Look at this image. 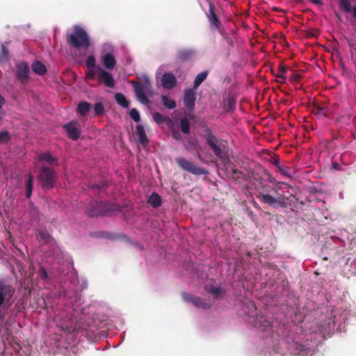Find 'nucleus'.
<instances>
[{
    "label": "nucleus",
    "instance_id": "obj_34",
    "mask_svg": "<svg viewBox=\"0 0 356 356\" xmlns=\"http://www.w3.org/2000/svg\"><path fill=\"white\" fill-rule=\"evenodd\" d=\"M162 103L168 109H173L176 107V102L172 99H169L167 96L163 95L161 97Z\"/></svg>",
    "mask_w": 356,
    "mask_h": 356
},
{
    "label": "nucleus",
    "instance_id": "obj_32",
    "mask_svg": "<svg viewBox=\"0 0 356 356\" xmlns=\"http://www.w3.org/2000/svg\"><path fill=\"white\" fill-rule=\"evenodd\" d=\"M191 124L188 120L186 118L181 119L180 120V129L182 133L188 134L190 133Z\"/></svg>",
    "mask_w": 356,
    "mask_h": 356
},
{
    "label": "nucleus",
    "instance_id": "obj_40",
    "mask_svg": "<svg viewBox=\"0 0 356 356\" xmlns=\"http://www.w3.org/2000/svg\"><path fill=\"white\" fill-rule=\"evenodd\" d=\"M88 70L86 73V78L87 79L92 80L97 76V71L96 68H87Z\"/></svg>",
    "mask_w": 356,
    "mask_h": 356
},
{
    "label": "nucleus",
    "instance_id": "obj_58",
    "mask_svg": "<svg viewBox=\"0 0 356 356\" xmlns=\"http://www.w3.org/2000/svg\"><path fill=\"white\" fill-rule=\"evenodd\" d=\"M270 189H271V191H275V189L273 188H270Z\"/></svg>",
    "mask_w": 356,
    "mask_h": 356
},
{
    "label": "nucleus",
    "instance_id": "obj_15",
    "mask_svg": "<svg viewBox=\"0 0 356 356\" xmlns=\"http://www.w3.org/2000/svg\"><path fill=\"white\" fill-rule=\"evenodd\" d=\"M229 165L227 168L229 172L230 178L236 183L242 184L244 181L247 180L246 176L240 170H238L236 165L231 163H228Z\"/></svg>",
    "mask_w": 356,
    "mask_h": 356
},
{
    "label": "nucleus",
    "instance_id": "obj_14",
    "mask_svg": "<svg viewBox=\"0 0 356 356\" xmlns=\"http://www.w3.org/2000/svg\"><path fill=\"white\" fill-rule=\"evenodd\" d=\"M67 136L73 140L79 139L81 135V125L77 121L70 122L63 126Z\"/></svg>",
    "mask_w": 356,
    "mask_h": 356
},
{
    "label": "nucleus",
    "instance_id": "obj_21",
    "mask_svg": "<svg viewBox=\"0 0 356 356\" xmlns=\"http://www.w3.org/2000/svg\"><path fill=\"white\" fill-rule=\"evenodd\" d=\"M136 134L138 138V141L141 143L143 146L145 147L148 144L149 140L147 139L145 129L143 125L138 124L136 126Z\"/></svg>",
    "mask_w": 356,
    "mask_h": 356
},
{
    "label": "nucleus",
    "instance_id": "obj_6",
    "mask_svg": "<svg viewBox=\"0 0 356 356\" xmlns=\"http://www.w3.org/2000/svg\"><path fill=\"white\" fill-rule=\"evenodd\" d=\"M67 42L72 48L76 49H88L90 45L88 34L79 26L74 27L73 33L67 35Z\"/></svg>",
    "mask_w": 356,
    "mask_h": 356
},
{
    "label": "nucleus",
    "instance_id": "obj_46",
    "mask_svg": "<svg viewBox=\"0 0 356 356\" xmlns=\"http://www.w3.org/2000/svg\"><path fill=\"white\" fill-rule=\"evenodd\" d=\"M196 144H197V140H188V144L185 145V148L187 151H190L191 150L190 146H192L194 148H195Z\"/></svg>",
    "mask_w": 356,
    "mask_h": 356
},
{
    "label": "nucleus",
    "instance_id": "obj_16",
    "mask_svg": "<svg viewBox=\"0 0 356 356\" xmlns=\"http://www.w3.org/2000/svg\"><path fill=\"white\" fill-rule=\"evenodd\" d=\"M196 101L195 92L193 89L185 90L184 94V104L188 111H193Z\"/></svg>",
    "mask_w": 356,
    "mask_h": 356
},
{
    "label": "nucleus",
    "instance_id": "obj_56",
    "mask_svg": "<svg viewBox=\"0 0 356 356\" xmlns=\"http://www.w3.org/2000/svg\"><path fill=\"white\" fill-rule=\"evenodd\" d=\"M273 10H276V11H281L282 10L278 9L277 8H273Z\"/></svg>",
    "mask_w": 356,
    "mask_h": 356
},
{
    "label": "nucleus",
    "instance_id": "obj_31",
    "mask_svg": "<svg viewBox=\"0 0 356 356\" xmlns=\"http://www.w3.org/2000/svg\"><path fill=\"white\" fill-rule=\"evenodd\" d=\"M152 117H153L154 120L159 124H162L165 122L170 121V119L168 117L163 115V114H161L159 112H155V113H152Z\"/></svg>",
    "mask_w": 356,
    "mask_h": 356
},
{
    "label": "nucleus",
    "instance_id": "obj_42",
    "mask_svg": "<svg viewBox=\"0 0 356 356\" xmlns=\"http://www.w3.org/2000/svg\"><path fill=\"white\" fill-rule=\"evenodd\" d=\"M10 138V136L8 131H3L0 132V144L8 142Z\"/></svg>",
    "mask_w": 356,
    "mask_h": 356
},
{
    "label": "nucleus",
    "instance_id": "obj_28",
    "mask_svg": "<svg viewBox=\"0 0 356 356\" xmlns=\"http://www.w3.org/2000/svg\"><path fill=\"white\" fill-rule=\"evenodd\" d=\"M208 74V71H203L196 76L193 84L194 89L197 88L201 85V83L207 79Z\"/></svg>",
    "mask_w": 356,
    "mask_h": 356
},
{
    "label": "nucleus",
    "instance_id": "obj_50",
    "mask_svg": "<svg viewBox=\"0 0 356 356\" xmlns=\"http://www.w3.org/2000/svg\"><path fill=\"white\" fill-rule=\"evenodd\" d=\"M271 163L277 168V169L281 166L279 159L276 158H273Z\"/></svg>",
    "mask_w": 356,
    "mask_h": 356
},
{
    "label": "nucleus",
    "instance_id": "obj_1",
    "mask_svg": "<svg viewBox=\"0 0 356 356\" xmlns=\"http://www.w3.org/2000/svg\"><path fill=\"white\" fill-rule=\"evenodd\" d=\"M256 181L258 183V187L255 186L257 190V197L261 203L266 204L273 209L286 208L287 197L281 193H278L277 196H273L268 193L270 191L269 190L270 187L264 186L261 179H257Z\"/></svg>",
    "mask_w": 356,
    "mask_h": 356
},
{
    "label": "nucleus",
    "instance_id": "obj_53",
    "mask_svg": "<svg viewBox=\"0 0 356 356\" xmlns=\"http://www.w3.org/2000/svg\"><path fill=\"white\" fill-rule=\"evenodd\" d=\"M353 14H354V17L356 18V6H355L353 8Z\"/></svg>",
    "mask_w": 356,
    "mask_h": 356
},
{
    "label": "nucleus",
    "instance_id": "obj_3",
    "mask_svg": "<svg viewBox=\"0 0 356 356\" xmlns=\"http://www.w3.org/2000/svg\"><path fill=\"white\" fill-rule=\"evenodd\" d=\"M204 138L206 144L220 161L225 163H231L229 159V145L227 140L217 138L209 128L205 130Z\"/></svg>",
    "mask_w": 356,
    "mask_h": 356
},
{
    "label": "nucleus",
    "instance_id": "obj_41",
    "mask_svg": "<svg viewBox=\"0 0 356 356\" xmlns=\"http://www.w3.org/2000/svg\"><path fill=\"white\" fill-rule=\"evenodd\" d=\"M130 117L134 120L136 122H138L140 120V116L138 111L134 108L130 111Z\"/></svg>",
    "mask_w": 356,
    "mask_h": 356
},
{
    "label": "nucleus",
    "instance_id": "obj_38",
    "mask_svg": "<svg viewBox=\"0 0 356 356\" xmlns=\"http://www.w3.org/2000/svg\"><path fill=\"white\" fill-rule=\"evenodd\" d=\"M339 6L346 12L351 11V4L349 0H339Z\"/></svg>",
    "mask_w": 356,
    "mask_h": 356
},
{
    "label": "nucleus",
    "instance_id": "obj_20",
    "mask_svg": "<svg viewBox=\"0 0 356 356\" xmlns=\"http://www.w3.org/2000/svg\"><path fill=\"white\" fill-rule=\"evenodd\" d=\"M236 102V97L234 94H229L227 98L224 100V108L227 112H232L235 110Z\"/></svg>",
    "mask_w": 356,
    "mask_h": 356
},
{
    "label": "nucleus",
    "instance_id": "obj_36",
    "mask_svg": "<svg viewBox=\"0 0 356 356\" xmlns=\"http://www.w3.org/2000/svg\"><path fill=\"white\" fill-rule=\"evenodd\" d=\"M37 236L40 240H42L44 243H48L51 238L50 234L45 229L39 230Z\"/></svg>",
    "mask_w": 356,
    "mask_h": 356
},
{
    "label": "nucleus",
    "instance_id": "obj_26",
    "mask_svg": "<svg viewBox=\"0 0 356 356\" xmlns=\"http://www.w3.org/2000/svg\"><path fill=\"white\" fill-rule=\"evenodd\" d=\"M148 203L154 208H158L161 205V197L158 193H153L148 199Z\"/></svg>",
    "mask_w": 356,
    "mask_h": 356
},
{
    "label": "nucleus",
    "instance_id": "obj_23",
    "mask_svg": "<svg viewBox=\"0 0 356 356\" xmlns=\"http://www.w3.org/2000/svg\"><path fill=\"white\" fill-rule=\"evenodd\" d=\"M193 51L191 49H180L177 51V60L181 62L188 61L193 56Z\"/></svg>",
    "mask_w": 356,
    "mask_h": 356
},
{
    "label": "nucleus",
    "instance_id": "obj_24",
    "mask_svg": "<svg viewBox=\"0 0 356 356\" xmlns=\"http://www.w3.org/2000/svg\"><path fill=\"white\" fill-rule=\"evenodd\" d=\"M208 17L211 26L218 29L220 22L214 11V6L211 3L209 4V15Z\"/></svg>",
    "mask_w": 356,
    "mask_h": 356
},
{
    "label": "nucleus",
    "instance_id": "obj_37",
    "mask_svg": "<svg viewBox=\"0 0 356 356\" xmlns=\"http://www.w3.org/2000/svg\"><path fill=\"white\" fill-rule=\"evenodd\" d=\"M9 52L5 44L1 45V49L0 52V63L6 61L8 58Z\"/></svg>",
    "mask_w": 356,
    "mask_h": 356
},
{
    "label": "nucleus",
    "instance_id": "obj_9",
    "mask_svg": "<svg viewBox=\"0 0 356 356\" xmlns=\"http://www.w3.org/2000/svg\"><path fill=\"white\" fill-rule=\"evenodd\" d=\"M176 163L183 170L195 175H207L209 174L207 170L196 165L193 162L187 160L184 157L175 159Z\"/></svg>",
    "mask_w": 356,
    "mask_h": 356
},
{
    "label": "nucleus",
    "instance_id": "obj_12",
    "mask_svg": "<svg viewBox=\"0 0 356 356\" xmlns=\"http://www.w3.org/2000/svg\"><path fill=\"white\" fill-rule=\"evenodd\" d=\"M96 70L97 71V78L99 81L104 83L108 88H114L115 82L111 74L102 69L99 66H97Z\"/></svg>",
    "mask_w": 356,
    "mask_h": 356
},
{
    "label": "nucleus",
    "instance_id": "obj_45",
    "mask_svg": "<svg viewBox=\"0 0 356 356\" xmlns=\"http://www.w3.org/2000/svg\"><path fill=\"white\" fill-rule=\"evenodd\" d=\"M290 79L291 81H296V82H298L300 81L301 79V76L300 74L297 73V72H293L291 77H290Z\"/></svg>",
    "mask_w": 356,
    "mask_h": 356
},
{
    "label": "nucleus",
    "instance_id": "obj_49",
    "mask_svg": "<svg viewBox=\"0 0 356 356\" xmlns=\"http://www.w3.org/2000/svg\"><path fill=\"white\" fill-rule=\"evenodd\" d=\"M172 137L179 140H181V134H179V131H175V130H172Z\"/></svg>",
    "mask_w": 356,
    "mask_h": 356
},
{
    "label": "nucleus",
    "instance_id": "obj_35",
    "mask_svg": "<svg viewBox=\"0 0 356 356\" xmlns=\"http://www.w3.org/2000/svg\"><path fill=\"white\" fill-rule=\"evenodd\" d=\"M94 115L95 116L102 115L105 113V108L103 103L97 102L94 105Z\"/></svg>",
    "mask_w": 356,
    "mask_h": 356
},
{
    "label": "nucleus",
    "instance_id": "obj_44",
    "mask_svg": "<svg viewBox=\"0 0 356 356\" xmlns=\"http://www.w3.org/2000/svg\"><path fill=\"white\" fill-rule=\"evenodd\" d=\"M40 277L42 280H46L48 278V273L44 268L42 267L39 270Z\"/></svg>",
    "mask_w": 356,
    "mask_h": 356
},
{
    "label": "nucleus",
    "instance_id": "obj_2",
    "mask_svg": "<svg viewBox=\"0 0 356 356\" xmlns=\"http://www.w3.org/2000/svg\"><path fill=\"white\" fill-rule=\"evenodd\" d=\"M204 138L206 144L220 161L225 163H231L229 159V145L227 140L217 138L209 128L205 130Z\"/></svg>",
    "mask_w": 356,
    "mask_h": 356
},
{
    "label": "nucleus",
    "instance_id": "obj_19",
    "mask_svg": "<svg viewBox=\"0 0 356 356\" xmlns=\"http://www.w3.org/2000/svg\"><path fill=\"white\" fill-rule=\"evenodd\" d=\"M102 62L106 69L112 70L116 65L115 57L110 53H106L102 56Z\"/></svg>",
    "mask_w": 356,
    "mask_h": 356
},
{
    "label": "nucleus",
    "instance_id": "obj_5",
    "mask_svg": "<svg viewBox=\"0 0 356 356\" xmlns=\"http://www.w3.org/2000/svg\"><path fill=\"white\" fill-rule=\"evenodd\" d=\"M86 211L90 217L111 216L115 212L120 211V206L106 202L94 201L88 204Z\"/></svg>",
    "mask_w": 356,
    "mask_h": 356
},
{
    "label": "nucleus",
    "instance_id": "obj_13",
    "mask_svg": "<svg viewBox=\"0 0 356 356\" xmlns=\"http://www.w3.org/2000/svg\"><path fill=\"white\" fill-rule=\"evenodd\" d=\"M183 298L185 301L192 303L194 306L200 309H209L211 304L209 302L205 301L200 297L193 296L187 293L182 294Z\"/></svg>",
    "mask_w": 356,
    "mask_h": 356
},
{
    "label": "nucleus",
    "instance_id": "obj_54",
    "mask_svg": "<svg viewBox=\"0 0 356 356\" xmlns=\"http://www.w3.org/2000/svg\"><path fill=\"white\" fill-rule=\"evenodd\" d=\"M197 158H198L200 160H201V161L202 160V155H201L200 153H197Z\"/></svg>",
    "mask_w": 356,
    "mask_h": 356
},
{
    "label": "nucleus",
    "instance_id": "obj_33",
    "mask_svg": "<svg viewBox=\"0 0 356 356\" xmlns=\"http://www.w3.org/2000/svg\"><path fill=\"white\" fill-rule=\"evenodd\" d=\"M315 114L318 117H328L330 112L326 107L317 105L315 106Z\"/></svg>",
    "mask_w": 356,
    "mask_h": 356
},
{
    "label": "nucleus",
    "instance_id": "obj_25",
    "mask_svg": "<svg viewBox=\"0 0 356 356\" xmlns=\"http://www.w3.org/2000/svg\"><path fill=\"white\" fill-rule=\"evenodd\" d=\"M32 70L38 75H43L47 72L45 65L40 61H35L33 63Z\"/></svg>",
    "mask_w": 356,
    "mask_h": 356
},
{
    "label": "nucleus",
    "instance_id": "obj_43",
    "mask_svg": "<svg viewBox=\"0 0 356 356\" xmlns=\"http://www.w3.org/2000/svg\"><path fill=\"white\" fill-rule=\"evenodd\" d=\"M278 170L282 175H285L288 177H291V173L289 168L281 165L278 168Z\"/></svg>",
    "mask_w": 356,
    "mask_h": 356
},
{
    "label": "nucleus",
    "instance_id": "obj_57",
    "mask_svg": "<svg viewBox=\"0 0 356 356\" xmlns=\"http://www.w3.org/2000/svg\"><path fill=\"white\" fill-rule=\"evenodd\" d=\"M277 82H279V83H282V79L277 80Z\"/></svg>",
    "mask_w": 356,
    "mask_h": 356
},
{
    "label": "nucleus",
    "instance_id": "obj_22",
    "mask_svg": "<svg viewBox=\"0 0 356 356\" xmlns=\"http://www.w3.org/2000/svg\"><path fill=\"white\" fill-rule=\"evenodd\" d=\"M91 108L92 105L90 103L87 102H81L77 105L76 112L79 115L85 117L88 114Z\"/></svg>",
    "mask_w": 356,
    "mask_h": 356
},
{
    "label": "nucleus",
    "instance_id": "obj_4",
    "mask_svg": "<svg viewBox=\"0 0 356 356\" xmlns=\"http://www.w3.org/2000/svg\"><path fill=\"white\" fill-rule=\"evenodd\" d=\"M244 312L248 316V321L254 327L263 331L271 327V319L262 312L257 313V307L253 301H248Z\"/></svg>",
    "mask_w": 356,
    "mask_h": 356
},
{
    "label": "nucleus",
    "instance_id": "obj_48",
    "mask_svg": "<svg viewBox=\"0 0 356 356\" xmlns=\"http://www.w3.org/2000/svg\"><path fill=\"white\" fill-rule=\"evenodd\" d=\"M108 186L106 182L99 183V184H94L92 186V188H98L99 190L104 189Z\"/></svg>",
    "mask_w": 356,
    "mask_h": 356
},
{
    "label": "nucleus",
    "instance_id": "obj_7",
    "mask_svg": "<svg viewBox=\"0 0 356 356\" xmlns=\"http://www.w3.org/2000/svg\"><path fill=\"white\" fill-rule=\"evenodd\" d=\"M56 177V172L54 168L42 164L38 175V179L40 186L44 189H51L54 186Z\"/></svg>",
    "mask_w": 356,
    "mask_h": 356
},
{
    "label": "nucleus",
    "instance_id": "obj_10",
    "mask_svg": "<svg viewBox=\"0 0 356 356\" xmlns=\"http://www.w3.org/2000/svg\"><path fill=\"white\" fill-rule=\"evenodd\" d=\"M15 293L14 286L6 280H0V307L5 302H9Z\"/></svg>",
    "mask_w": 356,
    "mask_h": 356
},
{
    "label": "nucleus",
    "instance_id": "obj_55",
    "mask_svg": "<svg viewBox=\"0 0 356 356\" xmlns=\"http://www.w3.org/2000/svg\"><path fill=\"white\" fill-rule=\"evenodd\" d=\"M226 39H227V41L229 43H232V40H230V41H229V37H227H227H226Z\"/></svg>",
    "mask_w": 356,
    "mask_h": 356
},
{
    "label": "nucleus",
    "instance_id": "obj_11",
    "mask_svg": "<svg viewBox=\"0 0 356 356\" xmlns=\"http://www.w3.org/2000/svg\"><path fill=\"white\" fill-rule=\"evenodd\" d=\"M17 78L23 84L29 81V67L25 62L16 64Z\"/></svg>",
    "mask_w": 356,
    "mask_h": 356
},
{
    "label": "nucleus",
    "instance_id": "obj_51",
    "mask_svg": "<svg viewBox=\"0 0 356 356\" xmlns=\"http://www.w3.org/2000/svg\"><path fill=\"white\" fill-rule=\"evenodd\" d=\"M309 1L314 4L322 5V2L321 1V0H309Z\"/></svg>",
    "mask_w": 356,
    "mask_h": 356
},
{
    "label": "nucleus",
    "instance_id": "obj_39",
    "mask_svg": "<svg viewBox=\"0 0 356 356\" xmlns=\"http://www.w3.org/2000/svg\"><path fill=\"white\" fill-rule=\"evenodd\" d=\"M86 65L87 68H96V60L93 55H90L88 56L86 60Z\"/></svg>",
    "mask_w": 356,
    "mask_h": 356
},
{
    "label": "nucleus",
    "instance_id": "obj_17",
    "mask_svg": "<svg viewBox=\"0 0 356 356\" xmlns=\"http://www.w3.org/2000/svg\"><path fill=\"white\" fill-rule=\"evenodd\" d=\"M177 84L175 76L170 72H165L161 78V86L165 89H171Z\"/></svg>",
    "mask_w": 356,
    "mask_h": 356
},
{
    "label": "nucleus",
    "instance_id": "obj_8",
    "mask_svg": "<svg viewBox=\"0 0 356 356\" xmlns=\"http://www.w3.org/2000/svg\"><path fill=\"white\" fill-rule=\"evenodd\" d=\"M134 92L137 99L144 105H148L150 103L149 99L145 95V91H148L152 88L150 81L148 78L144 79L143 83L138 81L132 82Z\"/></svg>",
    "mask_w": 356,
    "mask_h": 356
},
{
    "label": "nucleus",
    "instance_id": "obj_52",
    "mask_svg": "<svg viewBox=\"0 0 356 356\" xmlns=\"http://www.w3.org/2000/svg\"><path fill=\"white\" fill-rule=\"evenodd\" d=\"M332 166H333V168H335V169H338V168H339V163H332Z\"/></svg>",
    "mask_w": 356,
    "mask_h": 356
},
{
    "label": "nucleus",
    "instance_id": "obj_27",
    "mask_svg": "<svg viewBox=\"0 0 356 356\" xmlns=\"http://www.w3.org/2000/svg\"><path fill=\"white\" fill-rule=\"evenodd\" d=\"M115 99L118 104H119L123 108H128L129 106V102L126 99L125 96L121 92H118L115 95Z\"/></svg>",
    "mask_w": 356,
    "mask_h": 356
},
{
    "label": "nucleus",
    "instance_id": "obj_59",
    "mask_svg": "<svg viewBox=\"0 0 356 356\" xmlns=\"http://www.w3.org/2000/svg\"><path fill=\"white\" fill-rule=\"evenodd\" d=\"M355 261H356V259H355Z\"/></svg>",
    "mask_w": 356,
    "mask_h": 356
},
{
    "label": "nucleus",
    "instance_id": "obj_47",
    "mask_svg": "<svg viewBox=\"0 0 356 356\" xmlns=\"http://www.w3.org/2000/svg\"><path fill=\"white\" fill-rule=\"evenodd\" d=\"M209 291L213 294L214 296H216V297H218L220 294V288H215V287H211Z\"/></svg>",
    "mask_w": 356,
    "mask_h": 356
},
{
    "label": "nucleus",
    "instance_id": "obj_18",
    "mask_svg": "<svg viewBox=\"0 0 356 356\" xmlns=\"http://www.w3.org/2000/svg\"><path fill=\"white\" fill-rule=\"evenodd\" d=\"M38 160L40 162H45L46 165L53 168L54 166L58 165L56 158L54 157L51 153L45 152L39 155Z\"/></svg>",
    "mask_w": 356,
    "mask_h": 356
},
{
    "label": "nucleus",
    "instance_id": "obj_29",
    "mask_svg": "<svg viewBox=\"0 0 356 356\" xmlns=\"http://www.w3.org/2000/svg\"><path fill=\"white\" fill-rule=\"evenodd\" d=\"M288 67L280 63L278 66L277 73L275 76L282 79V83H284L286 79V74L287 72Z\"/></svg>",
    "mask_w": 356,
    "mask_h": 356
},
{
    "label": "nucleus",
    "instance_id": "obj_30",
    "mask_svg": "<svg viewBox=\"0 0 356 356\" xmlns=\"http://www.w3.org/2000/svg\"><path fill=\"white\" fill-rule=\"evenodd\" d=\"M33 177L32 175H29L26 179V196L27 198H29L33 192Z\"/></svg>",
    "mask_w": 356,
    "mask_h": 356
}]
</instances>
